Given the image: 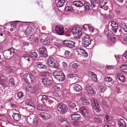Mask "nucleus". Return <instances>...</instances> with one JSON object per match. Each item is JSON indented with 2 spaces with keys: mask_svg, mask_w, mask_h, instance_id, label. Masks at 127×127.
<instances>
[{
  "mask_svg": "<svg viewBox=\"0 0 127 127\" xmlns=\"http://www.w3.org/2000/svg\"><path fill=\"white\" fill-rule=\"evenodd\" d=\"M121 27L125 32H127V23L122 22L121 24Z\"/></svg>",
  "mask_w": 127,
  "mask_h": 127,
  "instance_id": "26",
  "label": "nucleus"
},
{
  "mask_svg": "<svg viewBox=\"0 0 127 127\" xmlns=\"http://www.w3.org/2000/svg\"><path fill=\"white\" fill-rule=\"evenodd\" d=\"M65 11L69 12H71L73 11V9L72 7L67 6L65 8Z\"/></svg>",
  "mask_w": 127,
  "mask_h": 127,
  "instance_id": "38",
  "label": "nucleus"
},
{
  "mask_svg": "<svg viewBox=\"0 0 127 127\" xmlns=\"http://www.w3.org/2000/svg\"><path fill=\"white\" fill-rule=\"evenodd\" d=\"M118 125L119 127H126L127 125L124 120L121 119H118Z\"/></svg>",
  "mask_w": 127,
  "mask_h": 127,
  "instance_id": "16",
  "label": "nucleus"
},
{
  "mask_svg": "<svg viewBox=\"0 0 127 127\" xmlns=\"http://www.w3.org/2000/svg\"><path fill=\"white\" fill-rule=\"evenodd\" d=\"M107 2V0H102L100 1L99 3L100 7L102 8L104 5L106 4Z\"/></svg>",
  "mask_w": 127,
  "mask_h": 127,
  "instance_id": "31",
  "label": "nucleus"
},
{
  "mask_svg": "<svg viewBox=\"0 0 127 127\" xmlns=\"http://www.w3.org/2000/svg\"><path fill=\"white\" fill-rule=\"evenodd\" d=\"M71 54V53L70 51L66 50L65 51L64 54L65 56L69 57L70 56Z\"/></svg>",
  "mask_w": 127,
  "mask_h": 127,
  "instance_id": "48",
  "label": "nucleus"
},
{
  "mask_svg": "<svg viewBox=\"0 0 127 127\" xmlns=\"http://www.w3.org/2000/svg\"><path fill=\"white\" fill-rule=\"evenodd\" d=\"M67 77L68 78H71L75 77L79 78L76 74L74 73H71L67 75Z\"/></svg>",
  "mask_w": 127,
  "mask_h": 127,
  "instance_id": "40",
  "label": "nucleus"
},
{
  "mask_svg": "<svg viewBox=\"0 0 127 127\" xmlns=\"http://www.w3.org/2000/svg\"><path fill=\"white\" fill-rule=\"evenodd\" d=\"M79 65L78 64L75 63L72 64L71 65L72 68L74 69H77L78 67L79 66Z\"/></svg>",
  "mask_w": 127,
  "mask_h": 127,
  "instance_id": "42",
  "label": "nucleus"
},
{
  "mask_svg": "<svg viewBox=\"0 0 127 127\" xmlns=\"http://www.w3.org/2000/svg\"><path fill=\"white\" fill-rule=\"evenodd\" d=\"M80 117V115L76 113H73L71 115V119L73 120H79Z\"/></svg>",
  "mask_w": 127,
  "mask_h": 127,
  "instance_id": "15",
  "label": "nucleus"
},
{
  "mask_svg": "<svg viewBox=\"0 0 127 127\" xmlns=\"http://www.w3.org/2000/svg\"><path fill=\"white\" fill-rule=\"evenodd\" d=\"M42 82L43 84L45 86L51 85L52 84L53 81L48 78H44L42 79Z\"/></svg>",
  "mask_w": 127,
  "mask_h": 127,
  "instance_id": "7",
  "label": "nucleus"
},
{
  "mask_svg": "<svg viewBox=\"0 0 127 127\" xmlns=\"http://www.w3.org/2000/svg\"><path fill=\"white\" fill-rule=\"evenodd\" d=\"M90 40L89 36L87 34L85 35L83 37L82 41Z\"/></svg>",
  "mask_w": 127,
  "mask_h": 127,
  "instance_id": "39",
  "label": "nucleus"
},
{
  "mask_svg": "<svg viewBox=\"0 0 127 127\" xmlns=\"http://www.w3.org/2000/svg\"><path fill=\"white\" fill-rule=\"evenodd\" d=\"M58 111L61 114H63L67 111V108L66 105L64 103H60L58 106Z\"/></svg>",
  "mask_w": 127,
  "mask_h": 127,
  "instance_id": "3",
  "label": "nucleus"
},
{
  "mask_svg": "<svg viewBox=\"0 0 127 127\" xmlns=\"http://www.w3.org/2000/svg\"><path fill=\"white\" fill-rule=\"evenodd\" d=\"M89 76L91 78L92 80L94 82H96L97 81V76L94 72L91 71L89 72Z\"/></svg>",
  "mask_w": 127,
  "mask_h": 127,
  "instance_id": "11",
  "label": "nucleus"
},
{
  "mask_svg": "<svg viewBox=\"0 0 127 127\" xmlns=\"http://www.w3.org/2000/svg\"><path fill=\"white\" fill-rule=\"evenodd\" d=\"M117 77L121 81L123 82L125 80V76L122 73H119L117 74Z\"/></svg>",
  "mask_w": 127,
  "mask_h": 127,
  "instance_id": "19",
  "label": "nucleus"
},
{
  "mask_svg": "<svg viewBox=\"0 0 127 127\" xmlns=\"http://www.w3.org/2000/svg\"><path fill=\"white\" fill-rule=\"evenodd\" d=\"M88 29L90 31L93 32H94V28L91 24H89Z\"/></svg>",
  "mask_w": 127,
  "mask_h": 127,
  "instance_id": "44",
  "label": "nucleus"
},
{
  "mask_svg": "<svg viewBox=\"0 0 127 127\" xmlns=\"http://www.w3.org/2000/svg\"><path fill=\"white\" fill-rule=\"evenodd\" d=\"M56 32L58 34L62 35L64 33V27L61 25H57L55 29Z\"/></svg>",
  "mask_w": 127,
  "mask_h": 127,
  "instance_id": "6",
  "label": "nucleus"
},
{
  "mask_svg": "<svg viewBox=\"0 0 127 127\" xmlns=\"http://www.w3.org/2000/svg\"><path fill=\"white\" fill-rule=\"evenodd\" d=\"M38 121L36 119H34L33 121V123L34 125H36L38 123Z\"/></svg>",
  "mask_w": 127,
  "mask_h": 127,
  "instance_id": "61",
  "label": "nucleus"
},
{
  "mask_svg": "<svg viewBox=\"0 0 127 127\" xmlns=\"http://www.w3.org/2000/svg\"><path fill=\"white\" fill-rule=\"evenodd\" d=\"M82 28L78 26L74 27L72 30V33L76 37H78L82 34Z\"/></svg>",
  "mask_w": 127,
  "mask_h": 127,
  "instance_id": "1",
  "label": "nucleus"
},
{
  "mask_svg": "<svg viewBox=\"0 0 127 127\" xmlns=\"http://www.w3.org/2000/svg\"><path fill=\"white\" fill-rule=\"evenodd\" d=\"M72 4L73 5L76 6L77 7H81L83 5V3L79 1H74Z\"/></svg>",
  "mask_w": 127,
  "mask_h": 127,
  "instance_id": "21",
  "label": "nucleus"
},
{
  "mask_svg": "<svg viewBox=\"0 0 127 127\" xmlns=\"http://www.w3.org/2000/svg\"><path fill=\"white\" fill-rule=\"evenodd\" d=\"M0 84L3 87H5L6 86V81L3 79H0Z\"/></svg>",
  "mask_w": 127,
  "mask_h": 127,
  "instance_id": "36",
  "label": "nucleus"
},
{
  "mask_svg": "<svg viewBox=\"0 0 127 127\" xmlns=\"http://www.w3.org/2000/svg\"><path fill=\"white\" fill-rule=\"evenodd\" d=\"M9 82L12 85H15L14 79L13 78H10L9 79Z\"/></svg>",
  "mask_w": 127,
  "mask_h": 127,
  "instance_id": "52",
  "label": "nucleus"
},
{
  "mask_svg": "<svg viewBox=\"0 0 127 127\" xmlns=\"http://www.w3.org/2000/svg\"><path fill=\"white\" fill-rule=\"evenodd\" d=\"M39 116L44 120L48 119L50 117V115L45 112H40L39 114Z\"/></svg>",
  "mask_w": 127,
  "mask_h": 127,
  "instance_id": "10",
  "label": "nucleus"
},
{
  "mask_svg": "<svg viewBox=\"0 0 127 127\" xmlns=\"http://www.w3.org/2000/svg\"><path fill=\"white\" fill-rule=\"evenodd\" d=\"M86 90L89 95H92L95 93L94 89L91 86H87L86 88Z\"/></svg>",
  "mask_w": 127,
  "mask_h": 127,
  "instance_id": "13",
  "label": "nucleus"
},
{
  "mask_svg": "<svg viewBox=\"0 0 127 127\" xmlns=\"http://www.w3.org/2000/svg\"><path fill=\"white\" fill-rule=\"evenodd\" d=\"M37 54L35 52H32L31 53L29 56V57L31 58L32 59H35L37 57Z\"/></svg>",
  "mask_w": 127,
  "mask_h": 127,
  "instance_id": "27",
  "label": "nucleus"
},
{
  "mask_svg": "<svg viewBox=\"0 0 127 127\" xmlns=\"http://www.w3.org/2000/svg\"><path fill=\"white\" fill-rule=\"evenodd\" d=\"M49 99L48 96L45 95H42V98L41 99L42 103H44L45 102L47 101Z\"/></svg>",
  "mask_w": 127,
  "mask_h": 127,
  "instance_id": "35",
  "label": "nucleus"
},
{
  "mask_svg": "<svg viewBox=\"0 0 127 127\" xmlns=\"http://www.w3.org/2000/svg\"><path fill=\"white\" fill-rule=\"evenodd\" d=\"M26 104L30 106H31L32 108H34L35 107V104L34 103H32L31 100L27 99L26 102Z\"/></svg>",
  "mask_w": 127,
  "mask_h": 127,
  "instance_id": "29",
  "label": "nucleus"
},
{
  "mask_svg": "<svg viewBox=\"0 0 127 127\" xmlns=\"http://www.w3.org/2000/svg\"><path fill=\"white\" fill-rule=\"evenodd\" d=\"M81 100L82 103L83 105H86L90 104L89 101L84 96L81 97Z\"/></svg>",
  "mask_w": 127,
  "mask_h": 127,
  "instance_id": "22",
  "label": "nucleus"
},
{
  "mask_svg": "<svg viewBox=\"0 0 127 127\" xmlns=\"http://www.w3.org/2000/svg\"><path fill=\"white\" fill-rule=\"evenodd\" d=\"M23 93L22 92H19L17 94V96L19 98H22L23 97Z\"/></svg>",
  "mask_w": 127,
  "mask_h": 127,
  "instance_id": "46",
  "label": "nucleus"
},
{
  "mask_svg": "<svg viewBox=\"0 0 127 127\" xmlns=\"http://www.w3.org/2000/svg\"><path fill=\"white\" fill-rule=\"evenodd\" d=\"M104 80L105 81L108 82L112 80V78L110 77H105Z\"/></svg>",
  "mask_w": 127,
  "mask_h": 127,
  "instance_id": "49",
  "label": "nucleus"
},
{
  "mask_svg": "<svg viewBox=\"0 0 127 127\" xmlns=\"http://www.w3.org/2000/svg\"><path fill=\"white\" fill-rule=\"evenodd\" d=\"M116 92L118 94L121 93L120 89V88H117L116 89Z\"/></svg>",
  "mask_w": 127,
  "mask_h": 127,
  "instance_id": "63",
  "label": "nucleus"
},
{
  "mask_svg": "<svg viewBox=\"0 0 127 127\" xmlns=\"http://www.w3.org/2000/svg\"><path fill=\"white\" fill-rule=\"evenodd\" d=\"M63 43L64 46L71 48H74L75 46V42L71 41H64Z\"/></svg>",
  "mask_w": 127,
  "mask_h": 127,
  "instance_id": "4",
  "label": "nucleus"
},
{
  "mask_svg": "<svg viewBox=\"0 0 127 127\" xmlns=\"http://www.w3.org/2000/svg\"><path fill=\"white\" fill-rule=\"evenodd\" d=\"M26 88L28 92L34 94L35 93V91L34 90L33 88L30 86L28 85L26 86Z\"/></svg>",
  "mask_w": 127,
  "mask_h": 127,
  "instance_id": "23",
  "label": "nucleus"
},
{
  "mask_svg": "<svg viewBox=\"0 0 127 127\" xmlns=\"http://www.w3.org/2000/svg\"><path fill=\"white\" fill-rule=\"evenodd\" d=\"M111 26L112 28L111 29L114 33H116L118 29V24L116 22L113 21L111 22Z\"/></svg>",
  "mask_w": 127,
  "mask_h": 127,
  "instance_id": "9",
  "label": "nucleus"
},
{
  "mask_svg": "<svg viewBox=\"0 0 127 127\" xmlns=\"http://www.w3.org/2000/svg\"><path fill=\"white\" fill-rule=\"evenodd\" d=\"M53 45L57 47H59L61 46V44H59L57 42H54V43Z\"/></svg>",
  "mask_w": 127,
  "mask_h": 127,
  "instance_id": "57",
  "label": "nucleus"
},
{
  "mask_svg": "<svg viewBox=\"0 0 127 127\" xmlns=\"http://www.w3.org/2000/svg\"><path fill=\"white\" fill-rule=\"evenodd\" d=\"M16 51L17 50L14 48H11L8 50L6 52L7 57H9L11 55L12 53H15Z\"/></svg>",
  "mask_w": 127,
  "mask_h": 127,
  "instance_id": "14",
  "label": "nucleus"
},
{
  "mask_svg": "<svg viewBox=\"0 0 127 127\" xmlns=\"http://www.w3.org/2000/svg\"><path fill=\"white\" fill-rule=\"evenodd\" d=\"M29 76V78L31 79V81L32 82H33V80L32 79L33 78V75L31 74H30Z\"/></svg>",
  "mask_w": 127,
  "mask_h": 127,
  "instance_id": "60",
  "label": "nucleus"
},
{
  "mask_svg": "<svg viewBox=\"0 0 127 127\" xmlns=\"http://www.w3.org/2000/svg\"><path fill=\"white\" fill-rule=\"evenodd\" d=\"M94 120L95 122L97 123H101L102 121V119L99 117L95 118H94Z\"/></svg>",
  "mask_w": 127,
  "mask_h": 127,
  "instance_id": "43",
  "label": "nucleus"
},
{
  "mask_svg": "<svg viewBox=\"0 0 127 127\" xmlns=\"http://www.w3.org/2000/svg\"><path fill=\"white\" fill-rule=\"evenodd\" d=\"M62 74H64V73L62 71H55L53 73V76L56 79H58V77L60 75H61Z\"/></svg>",
  "mask_w": 127,
  "mask_h": 127,
  "instance_id": "20",
  "label": "nucleus"
},
{
  "mask_svg": "<svg viewBox=\"0 0 127 127\" xmlns=\"http://www.w3.org/2000/svg\"><path fill=\"white\" fill-rule=\"evenodd\" d=\"M37 67L40 68L42 69H46L47 68V66L43 64L41 62H38L37 63Z\"/></svg>",
  "mask_w": 127,
  "mask_h": 127,
  "instance_id": "25",
  "label": "nucleus"
},
{
  "mask_svg": "<svg viewBox=\"0 0 127 127\" xmlns=\"http://www.w3.org/2000/svg\"><path fill=\"white\" fill-rule=\"evenodd\" d=\"M29 78L28 74H26L24 75V78L25 81L27 82H29L28 78Z\"/></svg>",
  "mask_w": 127,
  "mask_h": 127,
  "instance_id": "45",
  "label": "nucleus"
},
{
  "mask_svg": "<svg viewBox=\"0 0 127 127\" xmlns=\"http://www.w3.org/2000/svg\"><path fill=\"white\" fill-rule=\"evenodd\" d=\"M39 53L43 56H46L47 55V50L46 48L44 47H41L39 49Z\"/></svg>",
  "mask_w": 127,
  "mask_h": 127,
  "instance_id": "12",
  "label": "nucleus"
},
{
  "mask_svg": "<svg viewBox=\"0 0 127 127\" xmlns=\"http://www.w3.org/2000/svg\"><path fill=\"white\" fill-rule=\"evenodd\" d=\"M61 87V85L60 86H56L55 87V89H56L57 91H59L60 90Z\"/></svg>",
  "mask_w": 127,
  "mask_h": 127,
  "instance_id": "59",
  "label": "nucleus"
},
{
  "mask_svg": "<svg viewBox=\"0 0 127 127\" xmlns=\"http://www.w3.org/2000/svg\"><path fill=\"white\" fill-rule=\"evenodd\" d=\"M74 89L76 91L80 92L82 90V87L79 84H75L73 86Z\"/></svg>",
  "mask_w": 127,
  "mask_h": 127,
  "instance_id": "24",
  "label": "nucleus"
},
{
  "mask_svg": "<svg viewBox=\"0 0 127 127\" xmlns=\"http://www.w3.org/2000/svg\"><path fill=\"white\" fill-rule=\"evenodd\" d=\"M58 77V79H57L60 81H62L65 79V76L64 74H62L61 75H60Z\"/></svg>",
  "mask_w": 127,
  "mask_h": 127,
  "instance_id": "34",
  "label": "nucleus"
},
{
  "mask_svg": "<svg viewBox=\"0 0 127 127\" xmlns=\"http://www.w3.org/2000/svg\"><path fill=\"white\" fill-rule=\"evenodd\" d=\"M82 43L85 47L88 46L91 43L90 40L82 41Z\"/></svg>",
  "mask_w": 127,
  "mask_h": 127,
  "instance_id": "28",
  "label": "nucleus"
},
{
  "mask_svg": "<svg viewBox=\"0 0 127 127\" xmlns=\"http://www.w3.org/2000/svg\"><path fill=\"white\" fill-rule=\"evenodd\" d=\"M57 6L59 7L62 6L65 2V0H58Z\"/></svg>",
  "mask_w": 127,
  "mask_h": 127,
  "instance_id": "30",
  "label": "nucleus"
},
{
  "mask_svg": "<svg viewBox=\"0 0 127 127\" xmlns=\"http://www.w3.org/2000/svg\"><path fill=\"white\" fill-rule=\"evenodd\" d=\"M89 25V24H85L83 25L82 28L84 31H87L88 29Z\"/></svg>",
  "mask_w": 127,
  "mask_h": 127,
  "instance_id": "47",
  "label": "nucleus"
},
{
  "mask_svg": "<svg viewBox=\"0 0 127 127\" xmlns=\"http://www.w3.org/2000/svg\"><path fill=\"white\" fill-rule=\"evenodd\" d=\"M56 62V61L52 57H50L48 59L47 64L48 65L52 68H57L58 67V64Z\"/></svg>",
  "mask_w": 127,
  "mask_h": 127,
  "instance_id": "2",
  "label": "nucleus"
},
{
  "mask_svg": "<svg viewBox=\"0 0 127 127\" xmlns=\"http://www.w3.org/2000/svg\"><path fill=\"white\" fill-rule=\"evenodd\" d=\"M76 51L80 55H83L85 57L88 56V53L82 48H78L76 49Z\"/></svg>",
  "mask_w": 127,
  "mask_h": 127,
  "instance_id": "8",
  "label": "nucleus"
},
{
  "mask_svg": "<svg viewBox=\"0 0 127 127\" xmlns=\"http://www.w3.org/2000/svg\"><path fill=\"white\" fill-rule=\"evenodd\" d=\"M106 119L107 122H109L112 119L111 117L109 115H107L106 116Z\"/></svg>",
  "mask_w": 127,
  "mask_h": 127,
  "instance_id": "51",
  "label": "nucleus"
},
{
  "mask_svg": "<svg viewBox=\"0 0 127 127\" xmlns=\"http://www.w3.org/2000/svg\"><path fill=\"white\" fill-rule=\"evenodd\" d=\"M79 111L81 114L85 117L88 114L86 108L84 107H81L79 109Z\"/></svg>",
  "mask_w": 127,
  "mask_h": 127,
  "instance_id": "17",
  "label": "nucleus"
},
{
  "mask_svg": "<svg viewBox=\"0 0 127 127\" xmlns=\"http://www.w3.org/2000/svg\"><path fill=\"white\" fill-rule=\"evenodd\" d=\"M103 105L105 107L107 108L108 107V105L107 104V102L105 101L103 102Z\"/></svg>",
  "mask_w": 127,
  "mask_h": 127,
  "instance_id": "58",
  "label": "nucleus"
},
{
  "mask_svg": "<svg viewBox=\"0 0 127 127\" xmlns=\"http://www.w3.org/2000/svg\"><path fill=\"white\" fill-rule=\"evenodd\" d=\"M124 56L126 59H127V50L124 53Z\"/></svg>",
  "mask_w": 127,
  "mask_h": 127,
  "instance_id": "64",
  "label": "nucleus"
},
{
  "mask_svg": "<svg viewBox=\"0 0 127 127\" xmlns=\"http://www.w3.org/2000/svg\"><path fill=\"white\" fill-rule=\"evenodd\" d=\"M108 38L109 39H110L111 40L113 39L115 40V37L114 36V35L113 34H110L109 36H108Z\"/></svg>",
  "mask_w": 127,
  "mask_h": 127,
  "instance_id": "50",
  "label": "nucleus"
},
{
  "mask_svg": "<svg viewBox=\"0 0 127 127\" xmlns=\"http://www.w3.org/2000/svg\"><path fill=\"white\" fill-rule=\"evenodd\" d=\"M34 36L33 35H31L30 37H29L28 39L30 41H33V39H34Z\"/></svg>",
  "mask_w": 127,
  "mask_h": 127,
  "instance_id": "54",
  "label": "nucleus"
},
{
  "mask_svg": "<svg viewBox=\"0 0 127 127\" xmlns=\"http://www.w3.org/2000/svg\"><path fill=\"white\" fill-rule=\"evenodd\" d=\"M69 106L70 108L73 109L76 106V105L74 103L71 102L69 104Z\"/></svg>",
  "mask_w": 127,
  "mask_h": 127,
  "instance_id": "41",
  "label": "nucleus"
},
{
  "mask_svg": "<svg viewBox=\"0 0 127 127\" xmlns=\"http://www.w3.org/2000/svg\"><path fill=\"white\" fill-rule=\"evenodd\" d=\"M12 117L14 120L17 121L19 120L21 118V115L17 113H13L12 115Z\"/></svg>",
  "mask_w": 127,
  "mask_h": 127,
  "instance_id": "18",
  "label": "nucleus"
},
{
  "mask_svg": "<svg viewBox=\"0 0 127 127\" xmlns=\"http://www.w3.org/2000/svg\"><path fill=\"white\" fill-rule=\"evenodd\" d=\"M120 69L123 72H127V65L124 64L122 65L120 67Z\"/></svg>",
  "mask_w": 127,
  "mask_h": 127,
  "instance_id": "32",
  "label": "nucleus"
},
{
  "mask_svg": "<svg viewBox=\"0 0 127 127\" xmlns=\"http://www.w3.org/2000/svg\"><path fill=\"white\" fill-rule=\"evenodd\" d=\"M10 25L11 26V27L15 28L16 27V25L15 23L13 22H11L10 23Z\"/></svg>",
  "mask_w": 127,
  "mask_h": 127,
  "instance_id": "53",
  "label": "nucleus"
},
{
  "mask_svg": "<svg viewBox=\"0 0 127 127\" xmlns=\"http://www.w3.org/2000/svg\"><path fill=\"white\" fill-rule=\"evenodd\" d=\"M106 89V88L105 86H101L100 87V92L102 93H103Z\"/></svg>",
  "mask_w": 127,
  "mask_h": 127,
  "instance_id": "37",
  "label": "nucleus"
},
{
  "mask_svg": "<svg viewBox=\"0 0 127 127\" xmlns=\"http://www.w3.org/2000/svg\"><path fill=\"white\" fill-rule=\"evenodd\" d=\"M106 68L107 69H114V67H113L111 66L107 65L106 66Z\"/></svg>",
  "mask_w": 127,
  "mask_h": 127,
  "instance_id": "62",
  "label": "nucleus"
},
{
  "mask_svg": "<svg viewBox=\"0 0 127 127\" xmlns=\"http://www.w3.org/2000/svg\"><path fill=\"white\" fill-rule=\"evenodd\" d=\"M97 1H91V3L93 7H95V6Z\"/></svg>",
  "mask_w": 127,
  "mask_h": 127,
  "instance_id": "56",
  "label": "nucleus"
},
{
  "mask_svg": "<svg viewBox=\"0 0 127 127\" xmlns=\"http://www.w3.org/2000/svg\"><path fill=\"white\" fill-rule=\"evenodd\" d=\"M85 9L87 11H89L90 8V5L88 2L87 1H85L84 4Z\"/></svg>",
  "mask_w": 127,
  "mask_h": 127,
  "instance_id": "33",
  "label": "nucleus"
},
{
  "mask_svg": "<svg viewBox=\"0 0 127 127\" xmlns=\"http://www.w3.org/2000/svg\"><path fill=\"white\" fill-rule=\"evenodd\" d=\"M93 106L95 110L97 113L99 112L100 107L97 101L95 99L92 100Z\"/></svg>",
  "mask_w": 127,
  "mask_h": 127,
  "instance_id": "5",
  "label": "nucleus"
},
{
  "mask_svg": "<svg viewBox=\"0 0 127 127\" xmlns=\"http://www.w3.org/2000/svg\"><path fill=\"white\" fill-rule=\"evenodd\" d=\"M34 90L35 91V92L36 90H37L39 89V87L38 85H35L33 88Z\"/></svg>",
  "mask_w": 127,
  "mask_h": 127,
  "instance_id": "55",
  "label": "nucleus"
}]
</instances>
